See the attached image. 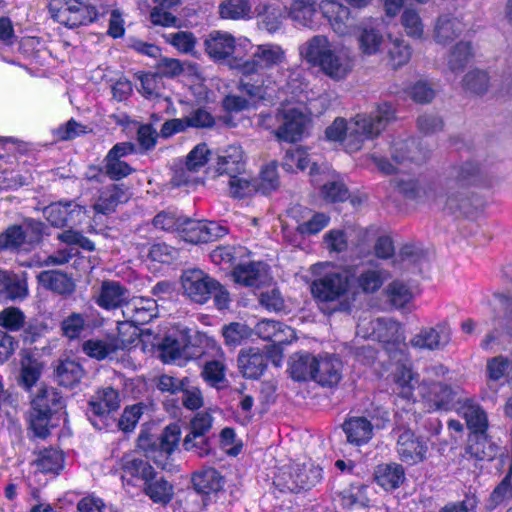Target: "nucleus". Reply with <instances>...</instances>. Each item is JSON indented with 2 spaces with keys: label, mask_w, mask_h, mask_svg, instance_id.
<instances>
[{
  "label": "nucleus",
  "mask_w": 512,
  "mask_h": 512,
  "mask_svg": "<svg viewBox=\"0 0 512 512\" xmlns=\"http://www.w3.org/2000/svg\"><path fill=\"white\" fill-rule=\"evenodd\" d=\"M129 298V291L117 281L105 280L102 282L96 303L105 309L123 307Z\"/></svg>",
  "instance_id": "5701e85b"
},
{
  "label": "nucleus",
  "mask_w": 512,
  "mask_h": 512,
  "mask_svg": "<svg viewBox=\"0 0 512 512\" xmlns=\"http://www.w3.org/2000/svg\"><path fill=\"white\" fill-rule=\"evenodd\" d=\"M293 473L298 474L296 484L298 485L299 492L302 490H309L314 487L321 479V469L311 463L292 464L290 465Z\"/></svg>",
  "instance_id": "09e8293b"
},
{
  "label": "nucleus",
  "mask_w": 512,
  "mask_h": 512,
  "mask_svg": "<svg viewBox=\"0 0 512 512\" xmlns=\"http://www.w3.org/2000/svg\"><path fill=\"white\" fill-rule=\"evenodd\" d=\"M439 203L434 205L443 206L453 214H468L472 207V194L460 186L447 181L445 194L443 195L442 189L439 187Z\"/></svg>",
  "instance_id": "a211bd4d"
},
{
  "label": "nucleus",
  "mask_w": 512,
  "mask_h": 512,
  "mask_svg": "<svg viewBox=\"0 0 512 512\" xmlns=\"http://www.w3.org/2000/svg\"><path fill=\"white\" fill-rule=\"evenodd\" d=\"M352 276L348 270H330L317 275L311 282V294L323 313L333 314L349 310Z\"/></svg>",
  "instance_id": "7ed1b4c3"
},
{
  "label": "nucleus",
  "mask_w": 512,
  "mask_h": 512,
  "mask_svg": "<svg viewBox=\"0 0 512 512\" xmlns=\"http://www.w3.org/2000/svg\"><path fill=\"white\" fill-rule=\"evenodd\" d=\"M253 334V330L245 323L231 322L222 327V335L225 344L230 347H237L248 340Z\"/></svg>",
  "instance_id": "6e6d98bb"
},
{
  "label": "nucleus",
  "mask_w": 512,
  "mask_h": 512,
  "mask_svg": "<svg viewBox=\"0 0 512 512\" xmlns=\"http://www.w3.org/2000/svg\"><path fill=\"white\" fill-rule=\"evenodd\" d=\"M122 345L118 340H87L83 343L82 349L86 355L98 360L106 358L108 355L121 349Z\"/></svg>",
  "instance_id": "5fc2aeb1"
},
{
  "label": "nucleus",
  "mask_w": 512,
  "mask_h": 512,
  "mask_svg": "<svg viewBox=\"0 0 512 512\" xmlns=\"http://www.w3.org/2000/svg\"><path fill=\"white\" fill-rule=\"evenodd\" d=\"M184 294L195 303H206L213 289L218 287V281L200 269H189L181 276Z\"/></svg>",
  "instance_id": "1a4fd4ad"
},
{
  "label": "nucleus",
  "mask_w": 512,
  "mask_h": 512,
  "mask_svg": "<svg viewBox=\"0 0 512 512\" xmlns=\"http://www.w3.org/2000/svg\"><path fill=\"white\" fill-rule=\"evenodd\" d=\"M210 151L206 144L195 146L186 156L185 163L177 169L172 178L175 186L186 185L193 181V174L198 172L208 162Z\"/></svg>",
  "instance_id": "f3484780"
},
{
  "label": "nucleus",
  "mask_w": 512,
  "mask_h": 512,
  "mask_svg": "<svg viewBox=\"0 0 512 512\" xmlns=\"http://www.w3.org/2000/svg\"><path fill=\"white\" fill-rule=\"evenodd\" d=\"M259 24L269 33H275L282 25V12L279 6L261 2L255 8Z\"/></svg>",
  "instance_id": "a18cd8bd"
},
{
  "label": "nucleus",
  "mask_w": 512,
  "mask_h": 512,
  "mask_svg": "<svg viewBox=\"0 0 512 512\" xmlns=\"http://www.w3.org/2000/svg\"><path fill=\"white\" fill-rule=\"evenodd\" d=\"M232 275L236 283L245 286H258L264 278L263 266L261 263L238 265L234 268Z\"/></svg>",
  "instance_id": "3c124183"
},
{
  "label": "nucleus",
  "mask_w": 512,
  "mask_h": 512,
  "mask_svg": "<svg viewBox=\"0 0 512 512\" xmlns=\"http://www.w3.org/2000/svg\"><path fill=\"white\" fill-rule=\"evenodd\" d=\"M31 406L44 412L54 413L63 407V398L55 388L43 386L39 388Z\"/></svg>",
  "instance_id": "de8ad7c7"
},
{
  "label": "nucleus",
  "mask_w": 512,
  "mask_h": 512,
  "mask_svg": "<svg viewBox=\"0 0 512 512\" xmlns=\"http://www.w3.org/2000/svg\"><path fill=\"white\" fill-rule=\"evenodd\" d=\"M395 189L406 199L422 204L439 203V186L420 182L416 178L400 177L393 180Z\"/></svg>",
  "instance_id": "9d476101"
},
{
  "label": "nucleus",
  "mask_w": 512,
  "mask_h": 512,
  "mask_svg": "<svg viewBox=\"0 0 512 512\" xmlns=\"http://www.w3.org/2000/svg\"><path fill=\"white\" fill-rule=\"evenodd\" d=\"M121 480L124 488L136 486L143 482V487L152 480L156 472L148 460L131 454L124 455L120 460Z\"/></svg>",
  "instance_id": "4468645a"
},
{
  "label": "nucleus",
  "mask_w": 512,
  "mask_h": 512,
  "mask_svg": "<svg viewBox=\"0 0 512 512\" xmlns=\"http://www.w3.org/2000/svg\"><path fill=\"white\" fill-rule=\"evenodd\" d=\"M181 430L179 425L171 424L167 426L161 436L158 438V443H154V446L160 448V454L165 456V460L162 461L156 456H153V461L163 470L168 469L170 466V456L176 449L180 440Z\"/></svg>",
  "instance_id": "f704fd0d"
},
{
  "label": "nucleus",
  "mask_w": 512,
  "mask_h": 512,
  "mask_svg": "<svg viewBox=\"0 0 512 512\" xmlns=\"http://www.w3.org/2000/svg\"><path fill=\"white\" fill-rule=\"evenodd\" d=\"M390 278L386 270L368 269L357 277L358 287L365 293L376 292Z\"/></svg>",
  "instance_id": "4d7b16f0"
},
{
  "label": "nucleus",
  "mask_w": 512,
  "mask_h": 512,
  "mask_svg": "<svg viewBox=\"0 0 512 512\" xmlns=\"http://www.w3.org/2000/svg\"><path fill=\"white\" fill-rule=\"evenodd\" d=\"M228 185L230 195L235 198L249 196L257 189L256 182L250 179L246 171L229 176Z\"/></svg>",
  "instance_id": "bf43d9fd"
},
{
  "label": "nucleus",
  "mask_w": 512,
  "mask_h": 512,
  "mask_svg": "<svg viewBox=\"0 0 512 512\" xmlns=\"http://www.w3.org/2000/svg\"><path fill=\"white\" fill-rule=\"evenodd\" d=\"M43 237V224L29 220L22 225H12L0 234V250H30L39 244Z\"/></svg>",
  "instance_id": "0eeeda50"
},
{
  "label": "nucleus",
  "mask_w": 512,
  "mask_h": 512,
  "mask_svg": "<svg viewBox=\"0 0 512 512\" xmlns=\"http://www.w3.org/2000/svg\"><path fill=\"white\" fill-rule=\"evenodd\" d=\"M205 50L210 58L224 60L230 57L236 47L234 36L228 32L212 31L205 40Z\"/></svg>",
  "instance_id": "b1692460"
},
{
  "label": "nucleus",
  "mask_w": 512,
  "mask_h": 512,
  "mask_svg": "<svg viewBox=\"0 0 512 512\" xmlns=\"http://www.w3.org/2000/svg\"><path fill=\"white\" fill-rule=\"evenodd\" d=\"M206 501L207 496L194 487L179 499V505L184 512H201L206 506Z\"/></svg>",
  "instance_id": "774afa93"
},
{
  "label": "nucleus",
  "mask_w": 512,
  "mask_h": 512,
  "mask_svg": "<svg viewBox=\"0 0 512 512\" xmlns=\"http://www.w3.org/2000/svg\"><path fill=\"white\" fill-rule=\"evenodd\" d=\"M48 9L55 21L68 28L86 25L97 17L95 7L87 0H50Z\"/></svg>",
  "instance_id": "20e7f679"
},
{
  "label": "nucleus",
  "mask_w": 512,
  "mask_h": 512,
  "mask_svg": "<svg viewBox=\"0 0 512 512\" xmlns=\"http://www.w3.org/2000/svg\"><path fill=\"white\" fill-rule=\"evenodd\" d=\"M451 328L446 322L433 327H422L409 341L413 348L428 351L445 349L451 341Z\"/></svg>",
  "instance_id": "ddd939ff"
},
{
  "label": "nucleus",
  "mask_w": 512,
  "mask_h": 512,
  "mask_svg": "<svg viewBox=\"0 0 512 512\" xmlns=\"http://www.w3.org/2000/svg\"><path fill=\"white\" fill-rule=\"evenodd\" d=\"M472 47L470 42L460 41L450 51L447 64L451 71L459 72L464 69L471 59Z\"/></svg>",
  "instance_id": "13d9d810"
},
{
  "label": "nucleus",
  "mask_w": 512,
  "mask_h": 512,
  "mask_svg": "<svg viewBox=\"0 0 512 512\" xmlns=\"http://www.w3.org/2000/svg\"><path fill=\"white\" fill-rule=\"evenodd\" d=\"M395 120V108L383 102L370 114H357L348 123L336 118L326 128L325 135L330 141H344L347 151L355 152L362 148L364 142L373 139Z\"/></svg>",
  "instance_id": "f257e3e1"
},
{
  "label": "nucleus",
  "mask_w": 512,
  "mask_h": 512,
  "mask_svg": "<svg viewBox=\"0 0 512 512\" xmlns=\"http://www.w3.org/2000/svg\"><path fill=\"white\" fill-rule=\"evenodd\" d=\"M342 429L347 443L361 446L368 443L373 436V425L365 417H351L344 421Z\"/></svg>",
  "instance_id": "cd10ccee"
},
{
  "label": "nucleus",
  "mask_w": 512,
  "mask_h": 512,
  "mask_svg": "<svg viewBox=\"0 0 512 512\" xmlns=\"http://www.w3.org/2000/svg\"><path fill=\"white\" fill-rule=\"evenodd\" d=\"M216 171L219 175L228 177L244 172L245 160L242 148L238 145H230L222 150L217 157Z\"/></svg>",
  "instance_id": "a878e982"
},
{
  "label": "nucleus",
  "mask_w": 512,
  "mask_h": 512,
  "mask_svg": "<svg viewBox=\"0 0 512 512\" xmlns=\"http://www.w3.org/2000/svg\"><path fill=\"white\" fill-rule=\"evenodd\" d=\"M157 313L155 300L148 298H134L125 303L122 314L127 322L134 326L144 325L150 322Z\"/></svg>",
  "instance_id": "412c9836"
},
{
  "label": "nucleus",
  "mask_w": 512,
  "mask_h": 512,
  "mask_svg": "<svg viewBox=\"0 0 512 512\" xmlns=\"http://www.w3.org/2000/svg\"><path fill=\"white\" fill-rule=\"evenodd\" d=\"M466 27L462 18L450 14L442 15L436 22L434 38L437 43L446 44L459 37Z\"/></svg>",
  "instance_id": "2f4dec72"
},
{
  "label": "nucleus",
  "mask_w": 512,
  "mask_h": 512,
  "mask_svg": "<svg viewBox=\"0 0 512 512\" xmlns=\"http://www.w3.org/2000/svg\"><path fill=\"white\" fill-rule=\"evenodd\" d=\"M495 454L496 446L488 438L486 432H474L469 435L465 457L475 460H492Z\"/></svg>",
  "instance_id": "72a5a7b5"
},
{
  "label": "nucleus",
  "mask_w": 512,
  "mask_h": 512,
  "mask_svg": "<svg viewBox=\"0 0 512 512\" xmlns=\"http://www.w3.org/2000/svg\"><path fill=\"white\" fill-rule=\"evenodd\" d=\"M143 492L148 496L154 503L166 505L168 504L174 495L173 485L166 480L164 477L155 476L152 477L144 487Z\"/></svg>",
  "instance_id": "79ce46f5"
},
{
  "label": "nucleus",
  "mask_w": 512,
  "mask_h": 512,
  "mask_svg": "<svg viewBox=\"0 0 512 512\" xmlns=\"http://www.w3.org/2000/svg\"><path fill=\"white\" fill-rule=\"evenodd\" d=\"M193 487L206 496L217 493L224 487L223 476L214 468H205L196 472L192 477Z\"/></svg>",
  "instance_id": "ea45409f"
},
{
  "label": "nucleus",
  "mask_w": 512,
  "mask_h": 512,
  "mask_svg": "<svg viewBox=\"0 0 512 512\" xmlns=\"http://www.w3.org/2000/svg\"><path fill=\"white\" fill-rule=\"evenodd\" d=\"M43 213L52 226L62 228L81 221L85 209L74 201H59L45 207Z\"/></svg>",
  "instance_id": "dca6fc26"
},
{
  "label": "nucleus",
  "mask_w": 512,
  "mask_h": 512,
  "mask_svg": "<svg viewBox=\"0 0 512 512\" xmlns=\"http://www.w3.org/2000/svg\"><path fill=\"white\" fill-rule=\"evenodd\" d=\"M373 337L383 345L390 358L401 361L405 356L406 343L400 323L387 318L371 322Z\"/></svg>",
  "instance_id": "423d86ee"
},
{
  "label": "nucleus",
  "mask_w": 512,
  "mask_h": 512,
  "mask_svg": "<svg viewBox=\"0 0 512 512\" xmlns=\"http://www.w3.org/2000/svg\"><path fill=\"white\" fill-rule=\"evenodd\" d=\"M120 395L112 387L98 389L89 401L91 412L96 416H105L120 407Z\"/></svg>",
  "instance_id": "473e14b6"
},
{
  "label": "nucleus",
  "mask_w": 512,
  "mask_h": 512,
  "mask_svg": "<svg viewBox=\"0 0 512 512\" xmlns=\"http://www.w3.org/2000/svg\"><path fill=\"white\" fill-rule=\"evenodd\" d=\"M391 157L396 164L406 162L420 164L427 159L428 152L424 151L413 139L398 140L391 147Z\"/></svg>",
  "instance_id": "c85d7f7f"
},
{
  "label": "nucleus",
  "mask_w": 512,
  "mask_h": 512,
  "mask_svg": "<svg viewBox=\"0 0 512 512\" xmlns=\"http://www.w3.org/2000/svg\"><path fill=\"white\" fill-rule=\"evenodd\" d=\"M393 380L401 389L400 393L404 397L409 398L412 396L414 384L417 382V379L416 374L412 371L411 367L404 364L397 366L393 374Z\"/></svg>",
  "instance_id": "680f3d73"
},
{
  "label": "nucleus",
  "mask_w": 512,
  "mask_h": 512,
  "mask_svg": "<svg viewBox=\"0 0 512 512\" xmlns=\"http://www.w3.org/2000/svg\"><path fill=\"white\" fill-rule=\"evenodd\" d=\"M392 434L396 440V452L402 462L413 465L426 459L427 443L410 428L397 422Z\"/></svg>",
  "instance_id": "6e6552de"
},
{
  "label": "nucleus",
  "mask_w": 512,
  "mask_h": 512,
  "mask_svg": "<svg viewBox=\"0 0 512 512\" xmlns=\"http://www.w3.org/2000/svg\"><path fill=\"white\" fill-rule=\"evenodd\" d=\"M129 195L126 189L119 185H110L104 188L93 208L101 214H110L119 204L127 202Z\"/></svg>",
  "instance_id": "e433bc0d"
},
{
  "label": "nucleus",
  "mask_w": 512,
  "mask_h": 512,
  "mask_svg": "<svg viewBox=\"0 0 512 512\" xmlns=\"http://www.w3.org/2000/svg\"><path fill=\"white\" fill-rule=\"evenodd\" d=\"M342 363L334 356H319L316 360L313 380L322 386L336 385L341 379Z\"/></svg>",
  "instance_id": "bb28decb"
},
{
  "label": "nucleus",
  "mask_w": 512,
  "mask_h": 512,
  "mask_svg": "<svg viewBox=\"0 0 512 512\" xmlns=\"http://www.w3.org/2000/svg\"><path fill=\"white\" fill-rule=\"evenodd\" d=\"M389 45L387 49L388 64L397 69L407 64L411 58V48L404 40L399 38L392 39L389 37Z\"/></svg>",
  "instance_id": "864d4df0"
},
{
  "label": "nucleus",
  "mask_w": 512,
  "mask_h": 512,
  "mask_svg": "<svg viewBox=\"0 0 512 512\" xmlns=\"http://www.w3.org/2000/svg\"><path fill=\"white\" fill-rule=\"evenodd\" d=\"M317 357L309 353H295L290 360V374L297 381L313 380Z\"/></svg>",
  "instance_id": "c03bdc74"
},
{
  "label": "nucleus",
  "mask_w": 512,
  "mask_h": 512,
  "mask_svg": "<svg viewBox=\"0 0 512 512\" xmlns=\"http://www.w3.org/2000/svg\"><path fill=\"white\" fill-rule=\"evenodd\" d=\"M374 478L385 490H393L404 482L405 471L398 463L379 464L375 468Z\"/></svg>",
  "instance_id": "4c0bfd02"
},
{
  "label": "nucleus",
  "mask_w": 512,
  "mask_h": 512,
  "mask_svg": "<svg viewBox=\"0 0 512 512\" xmlns=\"http://www.w3.org/2000/svg\"><path fill=\"white\" fill-rule=\"evenodd\" d=\"M456 411L465 419L471 433L486 432L488 428L487 414L473 399L464 397L460 405L456 407Z\"/></svg>",
  "instance_id": "393cba45"
},
{
  "label": "nucleus",
  "mask_w": 512,
  "mask_h": 512,
  "mask_svg": "<svg viewBox=\"0 0 512 512\" xmlns=\"http://www.w3.org/2000/svg\"><path fill=\"white\" fill-rule=\"evenodd\" d=\"M286 62L285 49L276 43H264L254 47L251 58L239 65L242 75L262 74Z\"/></svg>",
  "instance_id": "39448f33"
},
{
  "label": "nucleus",
  "mask_w": 512,
  "mask_h": 512,
  "mask_svg": "<svg viewBox=\"0 0 512 512\" xmlns=\"http://www.w3.org/2000/svg\"><path fill=\"white\" fill-rule=\"evenodd\" d=\"M255 333L263 340L278 344L290 343L294 338V330L274 320L264 319L255 326Z\"/></svg>",
  "instance_id": "c756f323"
},
{
  "label": "nucleus",
  "mask_w": 512,
  "mask_h": 512,
  "mask_svg": "<svg viewBox=\"0 0 512 512\" xmlns=\"http://www.w3.org/2000/svg\"><path fill=\"white\" fill-rule=\"evenodd\" d=\"M55 376L60 385L73 387L80 382L84 375L82 366L75 360H59L54 369Z\"/></svg>",
  "instance_id": "37998d69"
},
{
  "label": "nucleus",
  "mask_w": 512,
  "mask_h": 512,
  "mask_svg": "<svg viewBox=\"0 0 512 512\" xmlns=\"http://www.w3.org/2000/svg\"><path fill=\"white\" fill-rule=\"evenodd\" d=\"M423 388L422 395L435 410L456 409L464 399L463 390L459 386H451L443 382L430 383Z\"/></svg>",
  "instance_id": "9b49d317"
},
{
  "label": "nucleus",
  "mask_w": 512,
  "mask_h": 512,
  "mask_svg": "<svg viewBox=\"0 0 512 512\" xmlns=\"http://www.w3.org/2000/svg\"><path fill=\"white\" fill-rule=\"evenodd\" d=\"M158 347L160 357L166 363L175 362L182 358H200L205 354L204 351L190 353L189 347L183 346L182 343L171 336L163 338Z\"/></svg>",
  "instance_id": "58836bf2"
},
{
  "label": "nucleus",
  "mask_w": 512,
  "mask_h": 512,
  "mask_svg": "<svg viewBox=\"0 0 512 512\" xmlns=\"http://www.w3.org/2000/svg\"><path fill=\"white\" fill-rule=\"evenodd\" d=\"M42 373L41 363L27 355L21 359L18 384L26 390H30L39 380Z\"/></svg>",
  "instance_id": "8fccbe9b"
},
{
  "label": "nucleus",
  "mask_w": 512,
  "mask_h": 512,
  "mask_svg": "<svg viewBox=\"0 0 512 512\" xmlns=\"http://www.w3.org/2000/svg\"><path fill=\"white\" fill-rule=\"evenodd\" d=\"M38 283L54 293L67 295L75 290L73 280L58 270H46L37 275Z\"/></svg>",
  "instance_id": "c9c22d12"
},
{
  "label": "nucleus",
  "mask_w": 512,
  "mask_h": 512,
  "mask_svg": "<svg viewBox=\"0 0 512 512\" xmlns=\"http://www.w3.org/2000/svg\"><path fill=\"white\" fill-rule=\"evenodd\" d=\"M51 415L52 413L44 412L31 406L29 412V427L33 431L34 436L44 439L49 435Z\"/></svg>",
  "instance_id": "e2e57ef3"
},
{
  "label": "nucleus",
  "mask_w": 512,
  "mask_h": 512,
  "mask_svg": "<svg viewBox=\"0 0 512 512\" xmlns=\"http://www.w3.org/2000/svg\"><path fill=\"white\" fill-rule=\"evenodd\" d=\"M281 125L275 131L279 140L296 142L300 140L309 123L308 116L297 108H286L279 113Z\"/></svg>",
  "instance_id": "2eb2a0df"
},
{
  "label": "nucleus",
  "mask_w": 512,
  "mask_h": 512,
  "mask_svg": "<svg viewBox=\"0 0 512 512\" xmlns=\"http://www.w3.org/2000/svg\"><path fill=\"white\" fill-rule=\"evenodd\" d=\"M251 11L252 6L249 0H224L219 5V15L223 19H249Z\"/></svg>",
  "instance_id": "603ef678"
},
{
  "label": "nucleus",
  "mask_w": 512,
  "mask_h": 512,
  "mask_svg": "<svg viewBox=\"0 0 512 512\" xmlns=\"http://www.w3.org/2000/svg\"><path fill=\"white\" fill-rule=\"evenodd\" d=\"M511 367V362L509 359L503 356H496L487 361L486 371H487V388L490 390V393L487 391L484 392V397H493L498 391V381L503 378L509 368Z\"/></svg>",
  "instance_id": "a19ab883"
},
{
  "label": "nucleus",
  "mask_w": 512,
  "mask_h": 512,
  "mask_svg": "<svg viewBox=\"0 0 512 512\" xmlns=\"http://www.w3.org/2000/svg\"><path fill=\"white\" fill-rule=\"evenodd\" d=\"M480 180V167L476 163L465 162L453 169L452 177L448 182L469 190L471 186L476 185Z\"/></svg>",
  "instance_id": "49530a36"
},
{
  "label": "nucleus",
  "mask_w": 512,
  "mask_h": 512,
  "mask_svg": "<svg viewBox=\"0 0 512 512\" xmlns=\"http://www.w3.org/2000/svg\"><path fill=\"white\" fill-rule=\"evenodd\" d=\"M323 16L329 21L332 30L339 36L344 37L350 34L347 21L350 10L342 3L334 0H325L320 4Z\"/></svg>",
  "instance_id": "4be33fe9"
},
{
  "label": "nucleus",
  "mask_w": 512,
  "mask_h": 512,
  "mask_svg": "<svg viewBox=\"0 0 512 512\" xmlns=\"http://www.w3.org/2000/svg\"><path fill=\"white\" fill-rule=\"evenodd\" d=\"M268 358L258 347L242 349L238 355V368L245 378L258 379L267 368Z\"/></svg>",
  "instance_id": "6ab92c4d"
},
{
  "label": "nucleus",
  "mask_w": 512,
  "mask_h": 512,
  "mask_svg": "<svg viewBox=\"0 0 512 512\" xmlns=\"http://www.w3.org/2000/svg\"><path fill=\"white\" fill-rule=\"evenodd\" d=\"M185 241L193 244L215 241L225 236L227 228L213 221L183 219L179 230Z\"/></svg>",
  "instance_id": "f8f14e48"
},
{
  "label": "nucleus",
  "mask_w": 512,
  "mask_h": 512,
  "mask_svg": "<svg viewBox=\"0 0 512 512\" xmlns=\"http://www.w3.org/2000/svg\"><path fill=\"white\" fill-rule=\"evenodd\" d=\"M86 327V318L81 313L73 312L61 322L62 334L70 340L81 336Z\"/></svg>",
  "instance_id": "0e129e2a"
},
{
  "label": "nucleus",
  "mask_w": 512,
  "mask_h": 512,
  "mask_svg": "<svg viewBox=\"0 0 512 512\" xmlns=\"http://www.w3.org/2000/svg\"><path fill=\"white\" fill-rule=\"evenodd\" d=\"M316 13L312 0H294L290 8L291 18L303 26H310Z\"/></svg>",
  "instance_id": "052dcab7"
},
{
  "label": "nucleus",
  "mask_w": 512,
  "mask_h": 512,
  "mask_svg": "<svg viewBox=\"0 0 512 512\" xmlns=\"http://www.w3.org/2000/svg\"><path fill=\"white\" fill-rule=\"evenodd\" d=\"M301 57L312 67L318 68L325 77L345 81L353 72L355 57L347 48H339L325 35H315L299 49Z\"/></svg>",
  "instance_id": "f03ea898"
},
{
  "label": "nucleus",
  "mask_w": 512,
  "mask_h": 512,
  "mask_svg": "<svg viewBox=\"0 0 512 512\" xmlns=\"http://www.w3.org/2000/svg\"><path fill=\"white\" fill-rule=\"evenodd\" d=\"M310 159L302 148H293L286 151L282 166L288 172L303 171L308 167Z\"/></svg>",
  "instance_id": "69168bd1"
},
{
  "label": "nucleus",
  "mask_w": 512,
  "mask_h": 512,
  "mask_svg": "<svg viewBox=\"0 0 512 512\" xmlns=\"http://www.w3.org/2000/svg\"><path fill=\"white\" fill-rule=\"evenodd\" d=\"M28 293L26 273L0 270V300L21 301Z\"/></svg>",
  "instance_id": "aec40b11"
},
{
  "label": "nucleus",
  "mask_w": 512,
  "mask_h": 512,
  "mask_svg": "<svg viewBox=\"0 0 512 512\" xmlns=\"http://www.w3.org/2000/svg\"><path fill=\"white\" fill-rule=\"evenodd\" d=\"M463 84L470 92L482 95L489 88V76L485 71L472 70L465 75Z\"/></svg>",
  "instance_id": "338daca9"
},
{
  "label": "nucleus",
  "mask_w": 512,
  "mask_h": 512,
  "mask_svg": "<svg viewBox=\"0 0 512 512\" xmlns=\"http://www.w3.org/2000/svg\"><path fill=\"white\" fill-rule=\"evenodd\" d=\"M356 39L358 49L364 56L376 55L384 42L381 31L368 23H361L358 26Z\"/></svg>",
  "instance_id": "7c9ffc66"
}]
</instances>
